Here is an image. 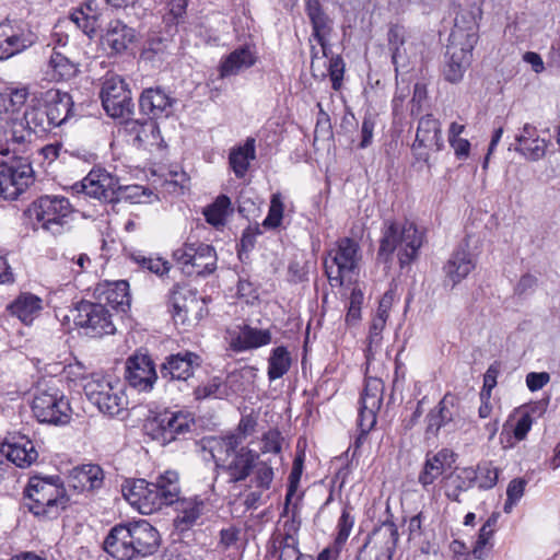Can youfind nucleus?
<instances>
[{"mask_svg": "<svg viewBox=\"0 0 560 560\" xmlns=\"http://www.w3.org/2000/svg\"><path fill=\"white\" fill-rule=\"evenodd\" d=\"M442 476L438 466H434L430 460H424L423 467L418 476V482L424 488L432 486L434 481Z\"/></svg>", "mask_w": 560, "mask_h": 560, "instance_id": "60", "label": "nucleus"}, {"mask_svg": "<svg viewBox=\"0 0 560 560\" xmlns=\"http://www.w3.org/2000/svg\"><path fill=\"white\" fill-rule=\"evenodd\" d=\"M516 145L514 150L530 162H537L545 158L548 141L540 138L537 128L525 124L515 136Z\"/></svg>", "mask_w": 560, "mask_h": 560, "instance_id": "26", "label": "nucleus"}, {"mask_svg": "<svg viewBox=\"0 0 560 560\" xmlns=\"http://www.w3.org/2000/svg\"><path fill=\"white\" fill-rule=\"evenodd\" d=\"M72 317L77 326L94 338L112 335L116 330L110 313L102 303L81 301L73 308Z\"/></svg>", "mask_w": 560, "mask_h": 560, "instance_id": "13", "label": "nucleus"}, {"mask_svg": "<svg viewBox=\"0 0 560 560\" xmlns=\"http://www.w3.org/2000/svg\"><path fill=\"white\" fill-rule=\"evenodd\" d=\"M104 110L113 118H121L131 114L133 103L131 92L122 78L117 74L105 77L101 93Z\"/></svg>", "mask_w": 560, "mask_h": 560, "instance_id": "14", "label": "nucleus"}, {"mask_svg": "<svg viewBox=\"0 0 560 560\" xmlns=\"http://www.w3.org/2000/svg\"><path fill=\"white\" fill-rule=\"evenodd\" d=\"M384 383L378 377H366L361 395L358 424L362 433L370 432L376 423V415L382 406Z\"/></svg>", "mask_w": 560, "mask_h": 560, "instance_id": "16", "label": "nucleus"}, {"mask_svg": "<svg viewBox=\"0 0 560 560\" xmlns=\"http://www.w3.org/2000/svg\"><path fill=\"white\" fill-rule=\"evenodd\" d=\"M126 380L138 392H150L158 374L152 359L147 354H135L126 362Z\"/></svg>", "mask_w": 560, "mask_h": 560, "instance_id": "19", "label": "nucleus"}, {"mask_svg": "<svg viewBox=\"0 0 560 560\" xmlns=\"http://www.w3.org/2000/svg\"><path fill=\"white\" fill-rule=\"evenodd\" d=\"M499 374V368L495 364H491L483 375V386L480 392V399L488 400L491 397L492 389L497 386V377Z\"/></svg>", "mask_w": 560, "mask_h": 560, "instance_id": "62", "label": "nucleus"}, {"mask_svg": "<svg viewBox=\"0 0 560 560\" xmlns=\"http://www.w3.org/2000/svg\"><path fill=\"white\" fill-rule=\"evenodd\" d=\"M388 44L392 49V60L396 72L398 71L399 61L402 58L401 47L405 44V30L402 26L394 25L388 31Z\"/></svg>", "mask_w": 560, "mask_h": 560, "instance_id": "53", "label": "nucleus"}, {"mask_svg": "<svg viewBox=\"0 0 560 560\" xmlns=\"http://www.w3.org/2000/svg\"><path fill=\"white\" fill-rule=\"evenodd\" d=\"M122 493L130 505L141 514H152L164 505L174 504L178 500V474L167 470L160 475L154 482H148L145 479L126 481Z\"/></svg>", "mask_w": 560, "mask_h": 560, "instance_id": "3", "label": "nucleus"}, {"mask_svg": "<svg viewBox=\"0 0 560 560\" xmlns=\"http://www.w3.org/2000/svg\"><path fill=\"white\" fill-rule=\"evenodd\" d=\"M48 68L51 79L56 81L69 80L78 72L77 63L57 48H54L49 58Z\"/></svg>", "mask_w": 560, "mask_h": 560, "instance_id": "41", "label": "nucleus"}, {"mask_svg": "<svg viewBox=\"0 0 560 560\" xmlns=\"http://www.w3.org/2000/svg\"><path fill=\"white\" fill-rule=\"evenodd\" d=\"M26 213L35 230L60 235L70 228L73 209L68 198L45 195L34 200Z\"/></svg>", "mask_w": 560, "mask_h": 560, "instance_id": "7", "label": "nucleus"}, {"mask_svg": "<svg viewBox=\"0 0 560 560\" xmlns=\"http://www.w3.org/2000/svg\"><path fill=\"white\" fill-rule=\"evenodd\" d=\"M354 525V517L351 515V509L348 505H345L341 515L337 523V536L335 539V545L341 547L348 540L351 530Z\"/></svg>", "mask_w": 560, "mask_h": 560, "instance_id": "54", "label": "nucleus"}, {"mask_svg": "<svg viewBox=\"0 0 560 560\" xmlns=\"http://www.w3.org/2000/svg\"><path fill=\"white\" fill-rule=\"evenodd\" d=\"M499 517L500 513L493 512L479 529L477 540L471 550L476 559L483 560L489 556L493 547L492 538L497 530Z\"/></svg>", "mask_w": 560, "mask_h": 560, "instance_id": "40", "label": "nucleus"}, {"mask_svg": "<svg viewBox=\"0 0 560 560\" xmlns=\"http://www.w3.org/2000/svg\"><path fill=\"white\" fill-rule=\"evenodd\" d=\"M482 16L480 7L460 11L455 18L454 27L450 34L448 42L466 45L475 48L479 39V22Z\"/></svg>", "mask_w": 560, "mask_h": 560, "instance_id": "20", "label": "nucleus"}, {"mask_svg": "<svg viewBox=\"0 0 560 560\" xmlns=\"http://www.w3.org/2000/svg\"><path fill=\"white\" fill-rule=\"evenodd\" d=\"M476 261L466 249L455 250L443 267L446 279L453 285L462 282L474 269Z\"/></svg>", "mask_w": 560, "mask_h": 560, "instance_id": "35", "label": "nucleus"}, {"mask_svg": "<svg viewBox=\"0 0 560 560\" xmlns=\"http://www.w3.org/2000/svg\"><path fill=\"white\" fill-rule=\"evenodd\" d=\"M159 532L145 520L113 527L104 550L115 559L132 560L153 555L160 546Z\"/></svg>", "mask_w": 560, "mask_h": 560, "instance_id": "2", "label": "nucleus"}, {"mask_svg": "<svg viewBox=\"0 0 560 560\" xmlns=\"http://www.w3.org/2000/svg\"><path fill=\"white\" fill-rule=\"evenodd\" d=\"M291 355L288 349L283 346H279L271 350L268 359V378L270 382L282 377L288 373L291 366Z\"/></svg>", "mask_w": 560, "mask_h": 560, "instance_id": "44", "label": "nucleus"}, {"mask_svg": "<svg viewBox=\"0 0 560 560\" xmlns=\"http://www.w3.org/2000/svg\"><path fill=\"white\" fill-rule=\"evenodd\" d=\"M427 460H430L443 474L447 468H451L455 462L454 453L448 448H442L434 454H427Z\"/></svg>", "mask_w": 560, "mask_h": 560, "instance_id": "58", "label": "nucleus"}, {"mask_svg": "<svg viewBox=\"0 0 560 560\" xmlns=\"http://www.w3.org/2000/svg\"><path fill=\"white\" fill-rule=\"evenodd\" d=\"M298 506L293 505L292 518L283 525L285 533L279 534L275 540V546L279 549L278 560H306L299 549L295 534L299 529L300 522L296 521Z\"/></svg>", "mask_w": 560, "mask_h": 560, "instance_id": "32", "label": "nucleus"}, {"mask_svg": "<svg viewBox=\"0 0 560 560\" xmlns=\"http://www.w3.org/2000/svg\"><path fill=\"white\" fill-rule=\"evenodd\" d=\"M80 186L83 194L103 201H113L120 189L118 179L102 167L91 170Z\"/></svg>", "mask_w": 560, "mask_h": 560, "instance_id": "18", "label": "nucleus"}, {"mask_svg": "<svg viewBox=\"0 0 560 560\" xmlns=\"http://www.w3.org/2000/svg\"><path fill=\"white\" fill-rule=\"evenodd\" d=\"M34 417L43 423L67 424L72 409L69 400L55 386L38 387L32 401Z\"/></svg>", "mask_w": 560, "mask_h": 560, "instance_id": "8", "label": "nucleus"}, {"mask_svg": "<svg viewBox=\"0 0 560 560\" xmlns=\"http://www.w3.org/2000/svg\"><path fill=\"white\" fill-rule=\"evenodd\" d=\"M131 259L142 269H147L158 276H164L171 269V264L161 257H155L152 255L147 256L142 253H133L131 254Z\"/></svg>", "mask_w": 560, "mask_h": 560, "instance_id": "47", "label": "nucleus"}, {"mask_svg": "<svg viewBox=\"0 0 560 560\" xmlns=\"http://www.w3.org/2000/svg\"><path fill=\"white\" fill-rule=\"evenodd\" d=\"M200 363L199 355L190 351L173 354L162 364L161 374L164 378L187 381Z\"/></svg>", "mask_w": 560, "mask_h": 560, "instance_id": "29", "label": "nucleus"}, {"mask_svg": "<svg viewBox=\"0 0 560 560\" xmlns=\"http://www.w3.org/2000/svg\"><path fill=\"white\" fill-rule=\"evenodd\" d=\"M168 307L176 324L190 325L198 319L201 308L196 294L182 288H175L168 299Z\"/></svg>", "mask_w": 560, "mask_h": 560, "instance_id": "21", "label": "nucleus"}, {"mask_svg": "<svg viewBox=\"0 0 560 560\" xmlns=\"http://www.w3.org/2000/svg\"><path fill=\"white\" fill-rule=\"evenodd\" d=\"M415 145L440 151L443 148L441 124L431 114L424 115L418 122Z\"/></svg>", "mask_w": 560, "mask_h": 560, "instance_id": "34", "label": "nucleus"}, {"mask_svg": "<svg viewBox=\"0 0 560 560\" xmlns=\"http://www.w3.org/2000/svg\"><path fill=\"white\" fill-rule=\"evenodd\" d=\"M31 34L21 26L4 21L0 23V60H7L30 47Z\"/></svg>", "mask_w": 560, "mask_h": 560, "instance_id": "22", "label": "nucleus"}, {"mask_svg": "<svg viewBox=\"0 0 560 560\" xmlns=\"http://www.w3.org/2000/svg\"><path fill=\"white\" fill-rule=\"evenodd\" d=\"M194 419L188 412L165 410L149 419L144 425L147 433L161 444H168L187 433Z\"/></svg>", "mask_w": 560, "mask_h": 560, "instance_id": "11", "label": "nucleus"}, {"mask_svg": "<svg viewBox=\"0 0 560 560\" xmlns=\"http://www.w3.org/2000/svg\"><path fill=\"white\" fill-rule=\"evenodd\" d=\"M233 212L231 199L220 195L217 199L203 209L206 221L214 228L224 226L228 217Z\"/></svg>", "mask_w": 560, "mask_h": 560, "instance_id": "43", "label": "nucleus"}, {"mask_svg": "<svg viewBox=\"0 0 560 560\" xmlns=\"http://www.w3.org/2000/svg\"><path fill=\"white\" fill-rule=\"evenodd\" d=\"M475 482L478 487L483 490L493 488L498 482L499 471L497 467L490 462H483L478 464L477 468L474 469Z\"/></svg>", "mask_w": 560, "mask_h": 560, "instance_id": "49", "label": "nucleus"}, {"mask_svg": "<svg viewBox=\"0 0 560 560\" xmlns=\"http://www.w3.org/2000/svg\"><path fill=\"white\" fill-rule=\"evenodd\" d=\"M424 232L412 221H385L378 248V257L392 261L396 254L400 268L413 262L423 245Z\"/></svg>", "mask_w": 560, "mask_h": 560, "instance_id": "4", "label": "nucleus"}, {"mask_svg": "<svg viewBox=\"0 0 560 560\" xmlns=\"http://www.w3.org/2000/svg\"><path fill=\"white\" fill-rule=\"evenodd\" d=\"M132 39V28L120 21L112 22L105 35L106 45L115 52H121L127 49Z\"/></svg>", "mask_w": 560, "mask_h": 560, "instance_id": "42", "label": "nucleus"}, {"mask_svg": "<svg viewBox=\"0 0 560 560\" xmlns=\"http://www.w3.org/2000/svg\"><path fill=\"white\" fill-rule=\"evenodd\" d=\"M12 315L21 322L31 324L43 310V300L33 293H21L10 305Z\"/></svg>", "mask_w": 560, "mask_h": 560, "instance_id": "38", "label": "nucleus"}, {"mask_svg": "<svg viewBox=\"0 0 560 560\" xmlns=\"http://www.w3.org/2000/svg\"><path fill=\"white\" fill-rule=\"evenodd\" d=\"M363 299V292L359 288H353L349 298L348 312L346 314V323L348 325H354L360 320Z\"/></svg>", "mask_w": 560, "mask_h": 560, "instance_id": "55", "label": "nucleus"}, {"mask_svg": "<svg viewBox=\"0 0 560 560\" xmlns=\"http://www.w3.org/2000/svg\"><path fill=\"white\" fill-rule=\"evenodd\" d=\"M302 470H303V460L301 457H296L294 459L293 467H292V470L289 476V486H288V491L285 494V502H284V509H283L284 514L290 513V505H292L291 512L293 511V505L294 504L296 505V502H293V500L296 497V491H298L300 479L302 476Z\"/></svg>", "mask_w": 560, "mask_h": 560, "instance_id": "48", "label": "nucleus"}, {"mask_svg": "<svg viewBox=\"0 0 560 560\" xmlns=\"http://www.w3.org/2000/svg\"><path fill=\"white\" fill-rule=\"evenodd\" d=\"M375 128V118L371 114H366L362 120L361 126V141L360 149H365L371 145L373 140V132Z\"/></svg>", "mask_w": 560, "mask_h": 560, "instance_id": "63", "label": "nucleus"}, {"mask_svg": "<svg viewBox=\"0 0 560 560\" xmlns=\"http://www.w3.org/2000/svg\"><path fill=\"white\" fill-rule=\"evenodd\" d=\"M0 164V196L15 200L33 182V168L27 159L16 156Z\"/></svg>", "mask_w": 560, "mask_h": 560, "instance_id": "12", "label": "nucleus"}, {"mask_svg": "<svg viewBox=\"0 0 560 560\" xmlns=\"http://www.w3.org/2000/svg\"><path fill=\"white\" fill-rule=\"evenodd\" d=\"M125 130L133 137V144L138 148L148 150L160 149L164 140L161 137L158 124L150 118L149 120H126Z\"/></svg>", "mask_w": 560, "mask_h": 560, "instance_id": "28", "label": "nucleus"}, {"mask_svg": "<svg viewBox=\"0 0 560 560\" xmlns=\"http://www.w3.org/2000/svg\"><path fill=\"white\" fill-rule=\"evenodd\" d=\"M272 335L269 329H259L244 325L238 332L230 334V348L235 352H243L267 346L271 342Z\"/></svg>", "mask_w": 560, "mask_h": 560, "instance_id": "30", "label": "nucleus"}, {"mask_svg": "<svg viewBox=\"0 0 560 560\" xmlns=\"http://www.w3.org/2000/svg\"><path fill=\"white\" fill-rule=\"evenodd\" d=\"M256 158L255 139L247 138L243 145L231 150L229 155L230 166L237 178H243L249 164Z\"/></svg>", "mask_w": 560, "mask_h": 560, "instance_id": "39", "label": "nucleus"}, {"mask_svg": "<svg viewBox=\"0 0 560 560\" xmlns=\"http://www.w3.org/2000/svg\"><path fill=\"white\" fill-rule=\"evenodd\" d=\"M284 203L280 192H275L270 198L268 214L262 221L266 229H277L281 225L283 219Z\"/></svg>", "mask_w": 560, "mask_h": 560, "instance_id": "51", "label": "nucleus"}, {"mask_svg": "<svg viewBox=\"0 0 560 560\" xmlns=\"http://www.w3.org/2000/svg\"><path fill=\"white\" fill-rule=\"evenodd\" d=\"M100 10L95 0H88L70 13V20L82 32L92 37L98 26Z\"/></svg>", "mask_w": 560, "mask_h": 560, "instance_id": "37", "label": "nucleus"}, {"mask_svg": "<svg viewBox=\"0 0 560 560\" xmlns=\"http://www.w3.org/2000/svg\"><path fill=\"white\" fill-rule=\"evenodd\" d=\"M7 446L9 462L20 468L30 467L38 458L34 442L25 435L8 439Z\"/></svg>", "mask_w": 560, "mask_h": 560, "instance_id": "33", "label": "nucleus"}, {"mask_svg": "<svg viewBox=\"0 0 560 560\" xmlns=\"http://www.w3.org/2000/svg\"><path fill=\"white\" fill-rule=\"evenodd\" d=\"M533 424L532 416L527 412L522 413L515 421L513 434L517 441H522L527 435Z\"/></svg>", "mask_w": 560, "mask_h": 560, "instance_id": "64", "label": "nucleus"}, {"mask_svg": "<svg viewBox=\"0 0 560 560\" xmlns=\"http://www.w3.org/2000/svg\"><path fill=\"white\" fill-rule=\"evenodd\" d=\"M474 48L448 42L446 62L443 69L444 78L451 83L459 82L471 63Z\"/></svg>", "mask_w": 560, "mask_h": 560, "instance_id": "25", "label": "nucleus"}, {"mask_svg": "<svg viewBox=\"0 0 560 560\" xmlns=\"http://www.w3.org/2000/svg\"><path fill=\"white\" fill-rule=\"evenodd\" d=\"M228 395L226 386L219 377L209 380L206 384L199 385L195 389L197 399L219 398L222 399Z\"/></svg>", "mask_w": 560, "mask_h": 560, "instance_id": "52", "label": "nucleus"}, {"mask_svg": "<svg viewBox=\"0 0 560 560\" xmlns=\"http://www.w3.org/2000/svg\"><path fill=\"white\" fill-rule=\"evenodd\" d=\"M67 482L77 492H92L103 487L104 471L96 464L79 465L69 471Z\"/></svg>", "mask_w": 560, "mask_h": 560, "instance_id": "27", "label": "nucleus"}, {"mask_svg": "<svg viewBox=\"0 0 560 560\" xmlns=\"http://www.w3.org/2000/svg\"><path fill=\"white\" fill-rule=\"evenodd\" d=\"M282 436L281 433L277 430H269L266 432L261 439V452L279 454L282 448Z\"/></svg>", "mask_w": 560, "mask_h": 560, "instance_id": "56", "label": "nucleus"}, {"mask_svg": "<svg viewBox=\"0 0 560 560\" xmlns=\"http://www.w3.org/2000/svg\"><path fill=\"white\" fill-rule=\"evenodd\" d=\"M256 62V56L249 47H240L222 59L219 72L220 78H228L238 74L241 71L250 68Z\"/></svg>", "mask_w": 560, "mask_h": 560, "instance_id": "36", "label": "nucleus"}, {"mask_svg": "<svg viewBox=\"0 0 560 560\" xmlns=\"http://www.w3.org/2000/svg\"><path fill=\"white\" fill-rule=\"evenodd\" d=\"M28 96L26 88L12 89L9 93L0 94V115H20L19 109L25 104Z\"/></svg>", "mask_w": 560, "mask_h": 560, "instance_id": "45", "label": "nucleus"}, {"mask_svg": "<svg viewBox=\"0 0 560 560\" xmlns=\"http://www.w3.org/2000/svg\"><path fill=\"white\" fill-rule=\"evenodd\" d=\"M175 503H177V511L179 513L178 521L186 526L195 523L203 510V501L197 498L180 501L178 499Z\"/></svg>", "mask_w": 560, "mask_h": 560, "instance_id": "46", "label": "nucleus"}, {"mask_svg": "<svg viewBox=\"0 0 560 560\" xmlns=\"http://www.w3.org/2000/svg\"><path fill=\"white\" fill-rule=\"evenodd\" d=\"M173 258L188 276H207L217 269V253L209 244L187 242L173 252Z\"/></svg>", "mask_w": 560, "mask_h": 560, "instance_id": "10", "label": "nucleus"}, {"mask_svg": "<svg viewBox=\"0 0 560 560\" xmlns=\"http://www.w3.org/2000/svg\"><path fill=\"white\" fill-rule=\"evenodd\" d=\"M174 104L175 100L160 88L145 89L139 100L140 110L152 119L170 117Z\"/></svg>", "mask_w": 560, "mask_h": 560, "instance_id": "24", "label": "nucleus"}, {"mask_svg": "<svg viewBox=\"0 0 560 560\" xmlns=\"http://www.w3.org/2000/svg\"><path fill=\"white\" fill-rule=\"evenodd\" d=\"M258 459L257 452L242 446L236 452H229L223 457H218L215 463L220 472L226 475L229 482H238L250 475L255 462Z\"/></svg>", "mask_w": 560, "mask_h": 560, "instance_id": "15", "label": "nucleus"}, {"mask_svg": "<svg viewBox=\"0 0 560 560\" xmlns=\"http://www.w3.org/2000/svg\"><path fill=\"white\" fill-rule=\"evenodd\" d=\"M35 102L43 103L51 128L61 126L72 115V97L58 89L36 91Z\"/></svg>", "mask_w": 560, "mask_h": 560, "instance_id": "17", "label": "nucleus"}, {"mask_svg": "<svg viewBox=\"0 0 560 560\" xmlns=\"http://www.w3.org/2000/svg\"><path fill=\"white\" fill-rule=\"evenodd\" d=\"M456 398L451 393L444 395L438 406L427 415L428 436H438L441 429H452L458 417Z\"/></svg>", "mask_w": 560, "mask_h": 560, "instance_id": "23", "label": "nucleus"}, {"mask_svg": "<svg viewBox=\"0 0 560 560\" xmlns=\"http://www.w3.org/2000/svg\"><path fill=\"white\" fill-rule=\"evenodd\" d=\"M238 541H240V529L238 528H236L234 526H230L228 528H223L220 532L219 547L222 550L237 549Z\"/></svg>", "mask_w": 560, "mask_h": 560, "instance_id": "61", "label": "nucleus"}, {"mask_svg": "<svg viewBox=\"0 0 560 560\" xmlns=\"http://www.w3.org/2000/svg\"><path fill=\"white\" fill-rule=\"evenodd\" d=\"M51 128L43 103L35 102V92L23 115L7 113L0 115V154H19L32 135L42 136Z\"/></svg>", "mask_w": 560, "mask_h": 560, "instance_id": "1", "label": "nucleus"}, {"mask_svg": "<svg viewBox=\"0 0 560 560\" xmlns=\"http://www.w3.org/2000/svg\"><path fill=\"white\" fill-rule=\"evenodd\" d=\"M475 477L472 468H463L458 474L451 477L450 487L465 492L474 486Z\"/></svg>", "mask_w": 560, "mask_h": 560, "instance_id": "57", "label": "nucleus"}, {"mask_svg": "<svg viewBox=\"0 0 560 560\" xmlns=\"http://www.w3.org/2000/svg\"><path fill=\"white\" fill-rule=\"evenodd\" d=\"M68 498L63 483L58 476L30 479L25 489L24 505L35 516L56 517L67 505Z\"/></svg>", "mask_w": 560, "mask_h": 560, "instance_id": "5", "label": "nucleus"}, {"mask_svg": "<svg viewBox=\"0 0 560 560\" xmlns=\"http://www.w3.org/2000/svg\"><path fill=\"white\" fill-rule=\"evenodd\" d=\"M98 303L108 304L115 310L126 312L130 306L129 284L125 280L104 282L95 290Z\"/></svg>", "mask_w": 560, "mask_h": 560, "instance_id": "31", "label": "nucleus"}, {"mask_svg": "<svg viewBox=\"0 0 560 560\" xmlns=\"http://www.w3.org/2000/svg\"><path fill=\"white\" fill-rule=\"evenodd\" d=\"M253 483L260 490H268L271 487L275 472L271 464L266 460H256L252 470Z\"/></svg>", "mask_w": 560, "mask_h": 560, "instance_id": "50", "label": "nucleus"}, {"mask_svg": "<svg viewBox=\"0 0 560 560\" xmlns=\"http://www.w3.org/2000/svg\"><path fill=\"white\" fill-rule=\"evenodd\" d=\"M359 245L351 238H341L324 260L325 272L331 287L343 284L345 278L358 266Z\"/></svg>", "mask_w": 560, "mask_h": 560, "instance_id": "9", "label": "nucleus"}, {"mask_svg": "<svg viewBox=\"0 0 560 560\" xmlns=\"http://www.w3.org/2000/svg\"><path fill=\"white\" fill-rule=\"evenodd\" d=\"M331 85L334 90H339L343 79L345 62L340 56L331 57L328 68Z\"/></svg>", "mask_w": 560, "mask_h": 560, "instance_id": "59", "label": "nucleus"}, {"mask_svg": "<svg viewBox=\"0 0 560 560\" xmlns=\"http://www.w3.org/2000/svg\"><path fill=\"white\" fill-rule=\"evenodd\" d=\"M86 399L104 416L114 418L128 409L124 383L112 375L93 373L83 384Z\"/></svg>", "mask_w": 560, "mask_h": 560, "instance_id": "6", "label": "nucleus"}]
</instances>
